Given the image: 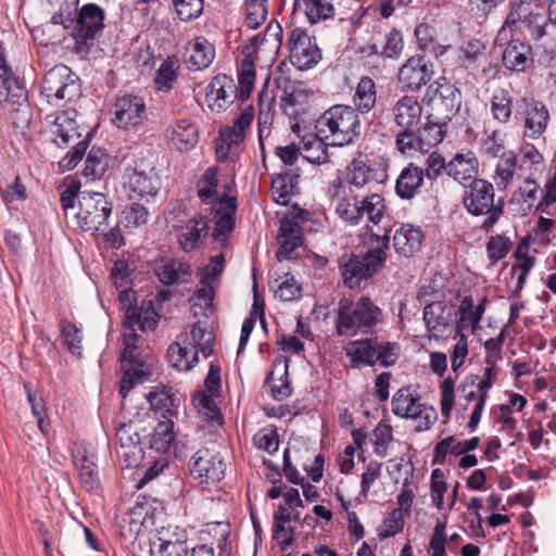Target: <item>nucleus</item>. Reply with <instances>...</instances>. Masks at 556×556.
<instances>
[{"label":"nucleus","instance_id":"obj_1","mask_svg":"<svg viewBox=\"0 0 556 556\" xmlns=\"http://www.w3.org/2000/svg\"><path fill=\"white\" fill-rule=\"evenodd\" d=\"M383 321V311L367 295L355 301L343 298L336 309L334 326L340 337L372 333Z\"/></svg>","mask_w":556,"mask_h":556},{"label":"nucleus","instance_id":"obj_2","mask_svg":"<svg viewBox=\"0 0 556 556\" xmlns=\"http://www.w3.org/2000/svg\"><path fill=\"white\" fill-rule=\"evenodd\" d=\"M217 167H208L197 182V194L202 202L212 203L211 214L215 220L212 237L215 241L224 242L235 228V215L237 212V198L224 193L216 199L218 187Z\"/></svg>","mask_w":556,"mask_h":556},{"label":"nucleus","instance_id":"obj_3","mask_svg":"<svg viewBox=\"0 0 556 556\" xmlns=\"http://www.w3.org/2000/svg\"><path fill=\"white\" fill-rule=\"evenodd\" d=\"M320 140L343 147L353 143L362 134L359 115L351 105L336 104L327 109L316 121Z\"/></svg>","mask_w":556,"mask_h":556},{"label":"nucleus","instance_id":"obj_4","mask_svg":"<svg viewBox=\"0 0 556 556\" xmlns=\"http://www.w3.org/2000/svg\"><path fill=\"white\" fill-rule=\"evenodd\" d=\"M462 204L470 215L484 216L481 229L489 233L504 214L505 200L501 195L496 198L495 187L491 181L479 178L465 187Z\"/></svg>","mask_w":556,"mask_h":556},{"label":"nucleus","instance_id":"obj_5","mask_svg":"<svg viewBox=\"0 0 556 556\" xmlns=\"http://www.w3.org/2000/svg\"><path fill=\"white\" fill-rule=\"evenodd\" d=\"M344 350L351 368L376 365L389 368L394 366L401 356L400 343L379 336L350 341Z\"/></svg>","mask_w":556,"mask_h":556},{"label":"nucleus","instance_id":"obj_6","mask_svg":"<svg viewBox=\"0 0 556 556\" xmlns=\"http://www.w3.org/2000/svg\"><path fill=\"white\" fill-rule=\"evenodd\" d=\"M105 11L96 3H86L76 10L75 17L71 20V37L74 40V52L86 56L96 43V39L104 29Z\"/></svg>","mask_w":556,"mask_h":556},{"label":"nucleus","instance_id":"obj_7","mask_svg":"<svg viewBox=\"0 0 556 556\" xmlns=\"http://www.w3.org/2000/svg\"><path fill=\"white\" fill-rule=\"evenodd\" d=\"M547 25V17L541 13H534L530 2L515 0L496 40L504 39L514 31L527 33L532 40H539L545 35Z\"/></svg>","mask_w":556,"mask_h":556},{"label":"nucleus","instance_id":"obj_8","mask_svg":"<svg viewBox=\"0 0 556 556\" xmlns=\"http://www.w3.org/2000/svg\"><path fill=\"white\" fill-rule=\"evenodd\" d=\"M0 103H4L15 128L28 125L30 109L27 101V89L13 72H0Z\"/></svg>","mask_w":556,"mask_h":556},{"label":"nucleus","instance_id":"obj_9","mask_svg":"<svg viewBox=\"0 0 556 556\" xmlns=\"http://www.w3.org/2000/svg\"><path fill=\"white\" fill-rule=\"evenodd\" d=\"M391 404L395 416L416 421L417 432L429 430L438 418L435 409L422 403L412 387L399 389L393 394Z\"/></svg>","mask_w":556,"mask_h":556},{"label":"nucleus","instance_id":"obj_10","mask_svg":"<svg viewBox=\"0 0 556 556\" xmlns=\"http://www.w3.org/2000/svg\"><path fill=\"white\" fill-rule=\"evenodd\" d=\"M111 214L112 203L104 193L87 190L81 192L75 218L83 231L103 230L108 226Z\"/></svg>","mask_w":556,"mask_h":556},{"label":"nucleus","instance_id":"obj_11","mask_svg":"<svg viewBox=\"0 0 556 556\" xmlns=\"http://www.w3.org/2000/svg\"><path fill=\"white\" fill-rule=\"evenodd\" d=\"M40 89L50 103L72 101L81 92L78 77L64 64L55 65L45 74Z\"/></svg>","mask_w":556,"mask_h":556},{"label":"nucleus","instance_id":"obj_12","mask_svg":"<svg viewBox=\"0 0 556 556\" xmlns=\"http://www.w3.org/2000/svg\"><path fill=\"white\" fill-rule=\"evenodd\" d=\"M287 45L290 62L300 71L309 70L321 60V50L315 37L309 36L304 28H292L288 34Z\"/></svg>","mask_w":556,"mask_h":556},{"label":"nucleus","instance_id":"obj_13","mask_svg":"<svg viewBox=\"0 0 556 556\" xmlns=\"http://www.w3.org/2000/svg\"><path fill=\"white\" fill-rule=\"evenodd\" d=\"M435 81L437 88L428 102V114L432 119L448 123L458 113L462 105V92L455 86L442 78Z\"/></svg>","mask_w":556,"mask_h":556},{"label":"nucleus","instance_id":"obj_14","mask_svg":"<svg viewBox=\"0 0 556 556\" xmlns=\"http://www.w3.org/2000/svg\"><path fill=\"white\" fill-rule=\"evenodd\" d=\"M327 194L337 201L336 213L342 220L352 226L361 223L362 197L349 189L339 176L329 182Z\"/></svg>","mask_w":556,"mask_h":556},{"label":"nucleus","instance_id":"obj_15","mask_svg":"<svg viewBox=\"0 0 556 556\" xmlns=\"http://www.w3.org/2000/svg\"><path fill=\"white\" fill-rule=\"evenodd\" d=\"M114 125L121 129H138L147 121V108L142 97L124 94L117 98L113 105Z\"/></svg>","mask_w":556,"mask_h":556},{"label":"nucleus","instance_id":"obj_16","mask_svg":"<svg viewBox=\"0 0 556 556\" xmlns=\"http://www.w3.org/2000/svg\"><path fill=\"white\" fill-rule=\"evenodd\" d=\"M124 350L119 356L122 363L123 377L119 381V394L123 399L127 396L129 391L137 384H141L148 380L150 371L148 366L136 354L138 349L137 342H124Z\"/></svg>","mask_w":556,"mask_h":556},{"label":"nucleus","instance_id":"obj_17","mask_svg":"<svg viewBox=\"0 0 556 556\" xmlns=\"http://www.w3.org/2000/svg\"><path fill=\"white\" fill-rule=\"evenodd\" d=\"M71 454L81 486L87 491L98 490L101 482L93 448L85 441H77L73 443Z\"/></svg>","mask_w":556,"mask_h":556},{"label":"nucleus","instance_id":"obj_18","mask_svg":"<svg viewBox=\"0 0 556 556\" xmlns=\"http://www.w3.org/2000/svg\"><path fill=\"white\" fill-rule=\"evenodd\" d=\"M189 471L200 483H215L223 479L225 464L219 453L202 447L191 457Z\"/></svg>","mask_w":556,"mask_h":556},{"label":"nucleus","instance_id":"obj_19","mask_svg":"<svg viewBox=\"0 0 556 556\" xmlns=\"http://www.w3.org/2000/svg\"><path fill=\"white\" fill-rule=\"evenodd\" d=\"M517 113L523 124L525 137L534 140L544 135L551 119L544 102L533 98H522Z\"/></svg>","mask_w":556,"mask_h":556},{"label":"nucleus","instance_id":"obj_20","mask_svg":"<svg viewBox=\"0 0 556 556\" xmlns=\"http://www.w3.org/2000/svg\"><path fill=\"white\" fill-rule=\"evenodd\" d=\"M433 72L425 55L416 54L406 60L397 73V83L404 91H419L432 78Z\"/></svg>","mask_w":556,"mask_h":556},{"label":"nucleus","instance_id":"obj_21","mask_svg":"<svg viewBox=\"0 0 556 556\" xmlns=\"http://www.w3.org/2000/svg\"><path fill=\"white\" fill-rule=\"evenodd\" d=\"M115 437L119 442L122 448L121 457L126 462V466H139L143 456V451L140 446L139 424L132 420L119 422L116 426Z\"/></svg>","mask_w":556,"mask_h":556},{"label":"nucleus","instance_id":"obj_22","mask_svg":"<svg viewBox=\"0 0 556 556\" xmlns=\"http://www.w3.org/2000/svg\"><path fill=\"white\" fill-rule=\"evenodd\" d=\"M151 556H187V533L175 528H162L150 544Z\"/></svg>","mask_w":556,"mask_h":556},{"label":"nucleus","instance_id":"obj_23","mask_svg":"<svg viewBox=\"0 0 556 556\" xmlns=\"http://www.w3.org/2000/svg\"><path fill=\"white\" fill-rule=\"evenodd\" d=\"M387 177L384 168H376L367 155H359L346 167V181L344 185L351 190L362 189L370 181L381 182Z\"/></svg>","mask_w":556,"mask_h":556},{"label":"nucleus","instance_id":"obj_24","mask_svg":"<svg viewBox=\"0 0 556 556\" xmlns=\"http://www.w3.org/2000/svg\"><path fill=\"white\" fill-rule=\"evenodd\" d=\"M236 98H239L237 86L227 75L213 77L206 87L205 100L211 111H225Z\"/></svg>","mask_w":556,"mask_h":556},{"label":"nucleus","instance_id":"obj_25","mask_svg":"<svg viewBox=\"0 0 556 556\" xmlns=\"http://www.w3.org/2000/svg\"><path fill=\"white\" fill-rule=\"evenodd\" d=\"M339 270L344 286L354 289L363 281L370 279L377 271L374 270L361 254L344 253L339 257Z\"/></svg>","mask_w":556,"mask_h":556},{"label":"nucleus","instance_id":"obj_26","mask_svg":"<svg viewBox=\"0 0 556 556\" xmlns=\"http://www.w3.org/2000/svg\"><path fill=\"white\" fill-rule=\"evenodd\" d=\"M168 143L180 152L192 150L199 142V127L189 118L173 121L165 130Z\"/></svg>","mask_w":556,"mask_h":556},{"label":"nucleus","instance_id":"obj_27","mask_svg":"<svg viewBox=\"0 0 556 556\" xmlns=\"http://www.w3.org/2000/svg\"><path fill=\"white\" fill-rule=\"evenodd\" d=\"M77 112L76 110H67L58 114L50 126V134L52 141L59 148H66L72 142L83 139L81 134L78 131V125L76 123Z\"/></svg>","mask_w":556,"mask_h":556},{"label":"nucleus","instance_id":"obj_28","mask_svg":"<svg viewBox=\"0 0 556 556\" xmlns=\"http://www.w3.org/2000/svg\"><path fill=\"white\" fill-rule=\"evenodd\" d=\"M154 274L164 286L182 285L190 281L192 267L185 258L164 257L154 268Z\"/></svg>","mask_w":556,"mask_h":556},{"label":"nucleus","instance_id":"obj_29","mask_svg":"<svg viewBox=\"0 0 556 556\" xmlns=\"http://www.w3.org/2000/svg\"><path fill=\"white\" fill-rule=\"evenodd\" d=\"M422 319L429 339L439 340L444 336L446 327L451 324V313L444 301H431L424 307Z\"/></svg>","mask_w":556,"mask_h":556},{"label":"nucleus","instance_id":"obj_30","mask_svg":"<svg viewBox=\"0 0 556 556\" xmlns=\"http://www.w3.org/2000/svg\"><path fill=\"white\" fill-rule=\"evenodd\" d=\"M414 35L419 50L424 53L422 55L429 54L439 59L452 48V45L442 39L438 29L430 24L421 23L417 25Z\"/></svg>","mask_w":556,"mask_h":556},{"label":"nucleus","instance_id":"obj_31","mask_svg":"<svg viewBox=\"0 0 556 556\" xmlns=\"http://www.w3.org/2000/svg\"><path fill=\"white\" fill-rule=\"evenodd\" d=\"M215 58L214 46L203 36L194 37L186 46L185 63L191 71L208 67Z\"/></svg>","mask_w":556,"mask_h":556},{"label":"nucleus","instance_id":"obj_32","mask_svg":"<svg viewBox=\"0 0 556 556\" xmlns=\"http://www.w3.org/2000/svg\"><path fill=\"white\" fill-rule=\"evenodd\" d=\"M479 161L473 152L456 153L446 164V174L455 181L465 185L479 179Z\"/></svg>","mask_w":556,"mask_h":556},{"label":"nucleus","instance_id":"obj_33","mask_svg":"<svg viewBox=\"0 0 556 556\" xmlns=\"http://www.w3.org/2000/svg\"><path fill=\"white\" fill-rule=\"evenodd\" d=\"M532 62V49L529 43L518 38H511L506 43L502 53V63L505 68L523 72Z\"/></svg>","mask_w":556,"mask_h":556},{"label":"nucleus","instance_id":"obj_34","mask_svg":"<svg viewBox=\"0 0 556 556\" xmlns=\"http://www.w3.org/2000/svg\"><path fill=\"white\" fill-rule=\"evenodd\" d=\"M279 249L276 252L278 261L291 258V254L303 244L302 228L294 219H282L278 232Z\"/></svg>","mask_w":556,"mask_h":556},{"label":"nucleus","instance_id":"obj_35","mask_svg":"<svg viewBox=\"0 0 556 556\" xmlns=\"http://www.w3.org/2000/svg\"><path fill=\"white\" fill-rule=\"evenodd\" d=\"M422 106L414 96L405 94L392 108L394 123L401 128H415L421 118Z\"/></svg>","mask_w":556,"mask_h":556},{"label":"nucleus","instance_id":"obj_36","mask_svg":"<svg viewBox=\"0 0 556 556\" xmlns=\"http://www.w3.org/2000/svg\"><path fill=\"white\" fill-rule=\"evenodd\" d=\"M392 240L397 254L410 257L421 249L424 235L419 227L410 224H402L395 230Z\"/></svg>","mask_w":556,"mask_h":556},{"label":"nucleus","instance_id":"obj_37","mask_svg":"<svg viewBox=\"0 0 556 556\" xmlns=\"http://www.w3.org/2000/svg\"><path fill=\"white\" fill-rule=\"evenodd\" d=\"M294 11L305 15L309 25H317L333 20L336 7L333 0H294Z\"/></svg>","mask_w":556,"mask_h":556},{"label":"nucleus","instance_id":"obj_38","mask_svg":"<svg viewBox=\"0 0 556 556\" xmlns=\"http://www.w3.org/2000/svg\"><path fill=\"white\" fill-rule=\"evenodd\" d=\"M425 172L421 167L409 163L402 169L396 181L395 192L402 200L413 199L424 185Z\"/></svg>","mask_w":556,"mask_h":556},{"label":"nucleus","instance_id":"obj_39","mask_svg":"<svg viewBox=\"0 0 556 556\" xmlns=\"http://www.w3.org/2000/svg\"><path fill=\"white\" fill-rule=\"evenodd\" d=\"M208 233V224L204 217H193L179 227L178 243L182 251L195 250Z\"/></svg>","mask_w":556,"mask_h":556},{"label":"nucleus","instance_id":"obj_40","mask_svg":"<svg viewBox=\"0 0 556 556\" xmlns=\"http://www.w3.org/2000/svg\"><path fill=\"white\" fill-rule=\"evenodd\" d=\"M300 175L293 169L275 175L271 179L273 200L287 205L291 198L299 193Z\"/></svg>","mask_w":556,"mask_h":556},{"label":"nucleus","instance_id":"obj_41","mask_svg":"<svg viewBox=\"0 0 556 556\" xmlns=\"http://www.w3.org/2000/svg\"><path fill=\"white\" fill-rule=\"evenodd\" d=\"M478 379V382L475 381V389L478 391V402L475 403V407L467 424V427L471 431H473L480 422L481 415L489 396V390L493 387L496 380V369L485 367L483 370V377Z\"/></svg>","mask_w":556,"mask_h":556},{"label":"nucleus","instance_id":"obj_42","mask_svg":"<svg viewBox=\"0 0 556 556\" xmlns=\"http://www.w3.org/2000/svg\"><path fill=\"white\" fill-rule=\"evenodd\" d=\"M275 119L274 97H269L264 87L258 92V116H257V138L260 148L264 151V141L271 134V126Z\"/></svg>","mask_w":556,"mask_h":556},{"label":"nucleus","instance_id":"obj_43","mask_svg":"<svg viewBox=\"0 0 556 556\" xmlns=\"http://www.w3.org/2000/svg\"><path fill=\"white\" fill-rule=\"evenodd\" d=\"M166 355L169 364L180 371L192 369L199 361L197 351L191 349L189 343L186 342L181 336L178 337L176 342L169 345Z\"/></svg>","mask_w":556,"mask_h":556},{"label":"nucleus","instance_id":"obj_44","mask_svg":"<svg viewBox=\"0 0 556 556\" xmlns=\"http://www.w3.org/2000/svg\"><path fill=\"white\" fill-rule=\"evenodd\" d=\"M181 338L189 343L190 348L197 351V355L201 353L203 357H208L214 351L215 336L213 331L201 326V321L194 323L190 331L181 333Z\"/></svg>","mask_w":556,"mask_h":556},{"label":"nucleus","instance_id":"obj_45","mask_svg":"<svg viewBox=\"0 0 556 556\" xmlns=\"http://www.w3.org/2000/svg\"><path fill=\"white\" fill-rule=\"evenodd\" d=\"M377 102V86L375 80L369 76H362L355 87L353 103L357 114H367Z\"/></svg>","mask_w":556,"mask_h":556},{"label":"nucleus","instance_id":"obj_46","mask_svg":"<svg viewBox=\"0 0 556 556\" xmlns=\"http://www.w3.org/2000/svg\"><path fill=\"white\" fill-rule=\"evenodd\" d=\"M417 134L419 143L422 147V153H428L444 140L447 134V124L442 121L432 119L427 114L426 123L417 129Z\"/></svg>","mask_w":556,"mask_h":556},{"label":"nucleus","instance_id":"obj_47","mask_svg":"<svg viewBox=\"0 0 556 556\" xmlns=\"http://www.w3.org/2000/svg\"><path fill=\"white\" fill-rule=\"evenodd\" d=\"M514 98L506 88H497L490 100L492 118L500 125H507L513 118Z\"/></svg>","mask_w":556,"mask_h":556},{"label":"nucleus","instance_id":"obj_48","mask_svg":"<svg viewBox=\"0 0 556 556\" xmlns=\"http://www.w3.org/2000/svg\"><path fill=\"white\" fill-rule=\"evenodd\" d=\"M181 70L177 55H168L160 65L154 76V86L159 91L168 92L177 83Z\"/></svg>","mask_w":556,"mask_h":556},{"label":"nucleus","instance_id":"obj_49","mask_svg":"<svg viewBox=\"0 0 556 556\" xmlns=\"http://www.w3.org/2000/svg\"><path fill=\"white\" fill-rule=\"evenodd\" d=\"M521 166L515 151L508 150L498 159L494 170V182L500 191H504L513 182L516 172Z\"/></svg>","mask_w":556,"mask_h":556},{"label":"nucleus","instance_id":"obj_50","mask_svg":"<svg viewBox=\"0 0 556 556\" xmlns=\"http://www.w3.org/2000/svg\"><path fill=\"white\" fill-rule=\"evenodd\" d=\"M147 400L150 403L151 408L155 413H160L161 417L172 419L176 414V396L172 392V389L164 386H157L147 395Z\"/></svg>","mask_w":556,"mask_h":556},{"label":"nucleus","instance_id":"obj_51","mask_svg":"<svg viewBox=\"0 0 556 556\" xmlns=\"http://www.w3.org/2000/svg\"><path fill=\"white\" fill-rule=\"evenodd\" d=\"M255 116V111L252 105L244 108L239 116L233 121L231 126H224L219 129L220 136L226 140L235 143H242L245 139V134L250 129Z\"/></svg>","mask_w":556,"mask_h":556},{"label":"nucleus","instance_id":"obj_52","mask_svg":"<svg viewBox=\"0 0 556 556\" xmlns=\"http://www.w3.org/2000/svg\"><path fill=\"white\" fill-rule=\"evenodd\" d=\"M213 286L199 287L189 298L191 312L195 317L208 318L215 312Z\"/></svg>","mask_w":556,"mask_h":556},{"label":"nucleus","instance_id":"obj_53","mask_svg":"<svg viewBox=\"0 0 556 556\" xmlns=\"http://www.w3.org/2000/svg\"><path fill=\"white\" fill-rule=\"evenodd\" d=\"M255 80V65L251 53L244 54L238 65V86L237 92L241 101L247 100L253 88Z\"/></svg>","mask_w":556,"mask_h":556},{"label":"nucleus","instance_id":"obj_54","mask_svg":"<svg viewBox=\"0 0 556 556\" xmlns=\"http://www.w3.org/2000/svg\"><path fill=\"white\" fill-rule=\"evenodd\" d=\"M174 439V421L166 418V420H160L150 434L149 446L159 453H165L169 450Z\"/></svg>","mask_w":556,"mask_h":556},{"label":"nucleus","instance_id":"obj_55","mask_svg":"<svg viewBox=\"0 0 556 556\" xmlns=\"http://www.w3.org/2000/svg\"><path fill=\"white\" fill-rule=\"evenodd\" d=\"M268 15L267 0H244L243 23L250 29L261 27Z\"/></svg>","mask_w":556,"mask_h":556},{"label":"nucleus","instance_id":"obj_56","mask_svg":"<svg viewBox=\"0 0 556 556\" xmlns=\"http://www.w3.org/2000/svg\"><path fill=\"white\" fill-rule=\"evenodd\" d=\"M361 206V220L366 215L367 219L375 225L382 220L387 212L384 198L379 193H369L362 197Z\"/></svg>","mask_w":556,"mask_h":556},{"label":"nucleus","instance_id":"obj_57","mask_svg":"<svg viewBox=\"0 0 556 556\" xmlns=\"http://www.w3.org/2000/svg\"><path fill=\"white\" fill-rule=\"evenodd\" d=\"M126 184L130 191L131 198L154 195L157 192V187L153 182L152 177L148 176L144 172L134 169L128 174Z\"/></svg>","mask_w":556,"mask_h":556},{"label":"nucleus","instance_id":"obj_58","mask_svg":"<svg viewBox=\"0 0 556 556\" xmlns=\"http://www.w3.org/2000/svg\"><path fill=\"white\" fill-rule=\"evenodd\" d=\"M109 166V156L104 150L100 148H91L85 161L84 176L91 179H100L106 172Z\"/></svg>","mask_w":556,"mask_h":556},{"label":"nucleus","instance_id":"obj_59","mask_svg":"<svg viewBox=\"0 0 556 556\" xmlns=\"http://www.w3.org/2000/svg\"><path fill=\"white\" fill-rule=\"evenodd\" d=\"M513 247L511 240L505 235H492L489 237L485 249L491 265H495L505 258Z\"/></svg>","mask_w":556,"mask_h":556},{"label":"nucleus","instance_id":"obj_60","mask_svg":"<svg viewBox=\"0 0 556 556\" xmlns=\"http://www.w3.org/2000/svg\"><path fill=\"white\" fill-rule=\"evenodd\" d=\"M60 327L64 345L73 355L81 356L83 336L80 329L67 319H62Z\"/></svg>","mask_w":556,"mask_h":556},{"label":"nucleus","instance_id":"obj_61","mask_svg":"<svg viewBox=\"0 0 556 556\" xmlns=\"http://www.w3.org/2000/svg\"><path fill=\"white\" fill-rule=\"evenodd\" d=\"M274 370L269 371L265 383L270 388V394L276 401H283L291 395L292 389L289 381L288 365H285L283 370L278 379L274 377Z\"/></svg>","mask_w":556,"mask_h":556},{"label":"nucleus","instance_id":"obj_62","mask_svg":"<svg viewBox=\"0 0 556 556\" xmlns=\"http://www.w3.org/2000/svg\"><path fill=\"white\" fill-rule=\"evenodd\" d=\"M446 518L437 519L432 535L428 545L429 556H447L446 553Z\"/></svg>","mask_w":556,"mask_h":556},{"label":"nucleus","instance_id":"obj_63","mask_svg":"<svg viewBox=\"0 0 556 556\" xmlns=\"http://www.w3.org/2000/svg\"><path fill=\"white\" fill-rule=\"evenodd\" d=\"M415 128H401L395 137V146L402 154L414 155L417 152L422 153L421 143Z\"/></svg>","mask_w":556,"mask_h":556},{"label":"nucleus","instance_id":"obj_64","mask_svg":"<svg viewBox=\"0 0 556 556\" xmlns=\"http://www.w3.org/2000/svg\"><path fill=\"white\" fill-rule=\"evenodd\" d=\"M393 441V429L389 424L380 421L372 431L374 452L380 457L388 454V447Z\"/></svg>","mask_w":556,"mask_h":556}]
</instances>
